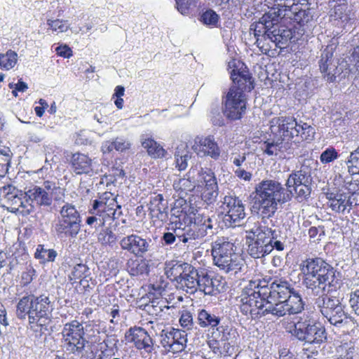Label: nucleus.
<instances>
[{
	"instance_id": "nucleus-39",
	"label": "nucleus",
	"mask_w": 359,
	"mask_h": 359,
	"mask_svg": "<svg viewBox=\"0 0 359 359\" xmlns=\"http://www.w3.org/2000/svg\"><path fill=\"white\" fill-rule=\"evenodd\" d=\"M201 238H202V237L198 224L194 222L190 225L184 226V238H182V243H187Z\"/></svg>"
},
{
	"instance_id": "nucleus-15",
	"label": "nucleus",
	"mask_w": 359,
	"mask_h": 359,
	"mask_svg": "<svg viewBox=\"0 0 359 359\" xmlns=\"http://www.w3.org/2000/svg\"><path fill=\"white\" fill-rule=\"evenodd\" d=\"M262 297L275 301L276 299H284L295 290L292 284L285 280H275L269 286L266 281H262ZM262 294V292H261Z\"/></svg>"
},
{
	"instance_id": "nucleus-34",
	"label": "nucleus",
	"mask_w": 359,
	"mask_h": 359,
	"mask_svg": "<svg viewBox=\"0 0 359 359\" xmlns=\"http://www.w3.org/2000/svg\"><path fill=\"white\" fill-rule=\"evenodd\" d=\"M62 334L63 337H79L81 338L85 332L82 324L74 320L65 325Z\"/></svg>"
},
{
	"instance_id": "nucleus-45",
	"label": "nucleus",
	"mask_w": 359,
	"mask_h": 359,
	"mask_svg": "<svg viewBox=\"0 0 359 359\" xmlns=\"http://www.w3.org/2000/svg\"><path fill=\"white\" fill-rule=\"evenodd\" d=\"M100 200H102L104 203H106V206L107 207L106 209L110 210L112 212L111 217L115 219L116 218V208L120 209L121 205H118L113 194L110 192H106L102 197L100 198Z\"/></svg>"
},
{
	"instance_id": "nucleus-58",
	"label": "nucleus",
	"mask_w": 359,
	"mask_h": 359,
	"mask_svg": "<svg viewBox=\"0 0 359 359\" xmlns=\"http://www.w3.org/2000/svg\"><path fill=\"white\" fill-rule=\"evenodd\" d=\"M103 343L104 344L107 349L112 351L113 354H114V351H117L118 350V339L116 334H107L106 339H104Z\"/></svg>"
},
{
	"instance_id": "nucleus-23",
	"label": "nucleus",
	"mask_w": 359,
	"mask_h": 359,
	"mask_svg": "<svg viewBox=\"0 0 359 359\" xmlns=\"http://www.w3.org/2000/svg\"><path fill=\"white\" fill-rule=\"evenodd\" d=\"M81 224L58 219L55 231L60 237L76 238L81 231Z\"/></svg>"
},
{
	"instance_id": "nucleus-35",
	"label": "nucleus",
	"mask_w": 359,
	"mask_h": 359,
	"mask_svg": "<svg viewBox=\"0 0 359 359\" xmlns=\"http://www.w3.org/2000/svg\"><path fill=\"white\" fill-rule=\"evenodd\" d=\"M87 344H88V341L83 336L81 339L76 341L75 345L72 346L67 351L75 355L79 356L81 359H93L92 352L88 353L85 350Z\"/></svg>"
},
{
	"instance_id": "nucleus-21",
	"label": "nucleus",
	"mask_w": 359,
	"mask_h": 359,
	"mask_svg": "<svg viewBox=\"0 0 359 359\" xmlns=\"http://www.w3.org/2000/svg\"><path fill=\"white\" fill-rule=\"evenodd\" d=\"M196 143V150L198 152H203L204 155L210 156L215 160L220 156V149L213 136L198 138Z\"/></svg>"
},
{
	"instance_id": "nucleus-62",
	"label": "nucleus",
	"mask_w": 359,
	"mask_h": 359,
	"mask_svg": "<svg viewBox=\"0 0 359 359\" xmlns=\"http://www.w3.org/2000/svg\"><path fill=\"white\" fill-rule=\"evenodd\" d=\"M350 305L355 313L359 316V289L350 293Z\"/></svg>"
},
{
	"instance_id": "nucleus-63",
	"label": "nucleus",
	"mask_w": 359,
	"mask_h": 359,
	"mask_svg": "<svg viewBox=\"0 0 359 359\" xmlns=\"http://www.w3.org/2000/svg\"><path fill=\"white\" fill-rule=\"evenodd\" d=\"M35 275V270L30 265L27 267L26 271L22 273V283L23 285H27L30 283L33 280V276Z\"/></svg>"
},
{
	"instance_id": "nucleus-7",
	"label": "nucleus",
	"mask_w": 359,
	"mask_h": 359,
	"mask_svg": "<svg viewBox=\"0 0 359 359\" xmlns=\"http://www.w3.org/2000/svg\"><path fill=\"white\" fill-rule=\"evenodd\" d=\"M262 281L259 283L250 281L249 284L245 287L240 296L238 297L241 303V311L244 315L250 314L251 317L258 318L263 316L262 312L264 309L266 298L261 295Z\"/></svg>"
},
{
	"instance_id": "nucleus-52",
	"label": "nucleus",
	"mask_w": 359,
	"mask_h": 359,
	"mask_svg": "<svg viewBox=\"0 0 359 359\" xmlns=\"http://www.w3.org/2000/svg\"><path fill=\"white\" fill-rule=\"evenodd\" d=\"M298 129H299L300 130V133L299 135L301 136L302 140H313L316 132L315 129L311 126L309 125L306 123H303L302 124L299 123Z\"/></svg>"
},
{
	"instance_id": "nucleus-54",
	"label": "nucleus",
	"mask_w": 359,
	"mask_h": 359,
	"mask_svg": "<svg viewBox=\"0 0 359 359\" xmlns=\"http://www.w3.org/2000/svg\"><path fill=\"white\" fill-rule=\"evenodd\" d=\"M338 158V153L333 147H329L322 152L320 156V162L327 164Z\"/></svg>"
},
{
	"instance_id": "nucleus-20",
	"label": "nucleus",
	"mask_w": 359,
	"mask_h": 359,
	"mask_svg": "<svg viewBox=\"0 0 359 359\" xmlns=\"http://www.w3.org/2000/svg\"><path fill=\"white\" fill-rule=\"evenodd\" d=\"M149 210L152 218L165 221L168 217V202L161 194H158L151 198Z\"/></svg>"
},
{
	"instance_id": "nucleus-59",
	"label": "nucleus",
	"mask_w": 359,
	"mask_h": 359,
	"mask_svg": "<svg viewBox=\"0 0 359 359\" xmlns=\"http://www.w3.org/2000/svg\"><path fill=\"white\" fill-rule=\"evenodd\" d=\"M198 226L200 228L202 238L206 236H210L214 233L212 231L213 225L212 224V219L210 218H208L203 224H198Z\"/></svg>"
},
{
	"instance_id": "nucleus-32",
	"label": "nucleus",
	"mask_w": 359,
	"mask_h": 359,
	"mask_svg": "<svg viewBox=\"0 0 359 359\" xmlns=\"http://www.w3.org/2000/svg\"><path fill=\"white\" fill-rule=\"evenodd\" d=\"M58 219L81 224V217L79 212L74 205L69 203H65L61 208Z\"/></svg>"
},
{
	"instance_id": "nucleus-37",
	"label": "nucleus",
	"mask_w": 359,
	"mask_h": 359,
	"mask_svg": "<svg viewBox=\"0 0 359 359\" xmlns=\"http://www.w3.org/2000/svg\"><path fill=\"white\" fill-rule=\"evenodd\" d=\"M57 252L53 249H46L43 245H39L36 250L34 257L39 259L41 263L54 262Z\"/></svg>"
},
{
	"instance_id": "nucleus-9",
	"label": "nucleus",
	"mask_w": 359,
	"mask_h": 359,
	"mask_svg": "<svg viewBox=\"0 0 359 359\" xmlns=\"http://www.w3.org/2000/svg\"><path fill=\"white\" fill-rule=\"evenodd\" d=\"M127 343L133 344L142 354L152 355L159 348L156 341L143 327L134 326L130 327L125 333Z\"/></svg>"
},
{
	"instance_id": "nucleus-51",
	"label": "nucleus",
	"mask_w": 359,
	"mask_h": 359,
	"mask_svg": "<svg viewBox=\"0 0 359 359\" xmlns=\"http://www.w3.org/2000/svg\"><path fill=\"white\" fill-rule=\"evenodd\" d=\"M265 149L264 151L268 156L277 155L278 151H280L283 148V140H278L277 141H273L271 142H265Z\"/></svg>"
},
{
	"instance_id": "nucleus-3",
	"label": "nucleus",
	"mask_w": 359,
	"mask_h": 359,
	"mask_svg": "<svg viewBox=\"0 0 359 359\" xmlns=\"http://www.w3.org/2000/svg\"><path fill=\"white\" fill-rule=\"evenodd\" d=\"M282 19L281 14L277 13L276 8H271L258 21L251 24L250 32H253L257 46L262 53L269 54L271 48L269 42L282 49L286 48L294 38L291 28L280 25Z\"/></svg>"
},
{
	"instance_id": "nucleus-24",
	"label": "nucleus",
	"mask_w": 359,
	"mask_h": 359,
	"mask_svg": "<svg viewBox=\"0 0 359 359\" xmlns=\"http://www.w3.org/2000/svg\"><path fill=\"white\" fill-rule=\"evenodd\" d=\"M27 198L35 202L39 206L48 207L52 204V193L41 189V187L35 186L26 192Z\"/></svg>"
},
{
	"instance_id": "nucleus-50",
	"label": "nucleus",
	"mask_w": 359,
	"mask_h": 359,
	"mask_svg": "<svg viewBox=\"0 0 359 359\" xmlns=\"http://www.w3.org/2000/svg\"><path fill=\"white\" fill-rule=\"evenodd\" d=\"M47 24L54 32H65L69 28V25L66 20H61L59 19L56 20H48Z\"/></svg>"
},
{
	"instance_id": "nucleus-28",
	"label": "nucleus",
	"mask_w": 359,
	"mask_h": 359,
	"mask_svg": "<svg viewBox=\"0 0 359 359\" xmlns=\"http://www.w3.org/2000/svg\"><path fill=\"white\" fill-rule=\"evenodd\" d=\"M142 146L147 149L148 154L154 158H159L165 156L166 153L163 147L154 139L142 135L140 137Z\"/></svg>"
},
{
	"instance_id": "nucleus-1",
	"label": "nucleus",
	"mask_w": 359,
	"mask_h": 359,
	"mask_svg": "<svg viewBox=\"0 0 359 359\" xmlns=\"http://www.w3.org/2000/svg\"><path fill=\"white\" fill-rule=\"evenodd\" d=\"M299 268L303 285L311 295L317 297L314 303L330 323L346 329L358 327L356 320L345 312L341 299L334 295L340 280L334 267L322 258L315 257L303 260Z\"/></svg>"
},
{
	"instance_id": "nucleus-61",
	"label": "nucleus",
	"mask_w": 359,
	"mask_h": 359,
	"mask_svg": "<svg viewBox=\"0 0 359 359\" xmlns=\"http://www.w3.org/2000/svg\"><path fill=\"white\" fill-rule=\"evenodd\" d=\"M211 114V121L214 126H222L224 125V120L222 114L219 111V108L218 106H216L215 107L212 108Z\"/></svg>"
},
{
	"instance_id": "nucleus-57",
	"label": "nucleus",
	"mask_w": 359,
	"mask_h": 359,
	"mask_svg": "<svg viewBox=\"0 0 359 359\" xmlns=\"http://www.w3.org/2000/svg\"><path fill=\"white\" fill-rule=\"evenodd\" d=\"M212 339H209L208 341V344L209 348L212 350L215 355L221 357V349L220 346H222L221 339H217V334L215 331L212 332Z\"/></svg>"
},
{
	"instance_id": "nucleus-26",
	"label": "nucleus",
	"mask_w": 359,
	"mask_h": 359,
	"mask_svg": "<svg viewBox=\"0 0 359 359\" xmlns=\"http://www.w3.org/2000/svg\"><path fill=\"white\" fill-rule=\"evenodd\" d=\"M264 306L265 308L262 312L263 316L271 314L279 318L287 314L289 315L288 307H287L284 299H276L273 301L267 299Z\"/></svg>"
},
{
	"instance_id": "nucleus-25",
	"label": "nucleus",
	"mask_w": 359,
	"mask_h": 359,
	"mask_svg": "<svg viewBox=\"0 0 359 359\" xmlns=\"http://www.w3.org/2000/svg\"><path fill=\"white\" fill-rule=\"evenodd\" d=\"M198 281V290L203 292L205 294L213 295L215 294V292L219 291V280L217 278H211L205 271H201Z\"/></svg>"
},
{
	"instance_id": "nucleus-48",
	"label": "nucleus",
	"mask_w": 359,
	"mask_h": 359,
	"mask_svg": "<svg viewBox=\"0 0 359 359\" xmlns=\"http://www.w3.org/2000/svg\"><path fill=\"white\" fill-rule=\"evenodd\" d=\"M176 167L180 171L184 170L188 165V160L191 158L187 151H177L175 154Z\"/></svg>"
},
{
	"instance_id": "nucleus-33",
	"label": "nucleus",
	"mask_w": 359,
	"mask_h": 359,
	"mask_svg": "<svg viewBox=\"0 0 359 359\" xmlns=\"http://www.w3.org/2000/svg\"><path fill=\"white\" fill-rule=\"evenodd\" d=\"M128 271L131 276L147 274L149 264L145 259H130L127 263Z\"/></svg>"
},
{
	"instance_id": "nucleus-11",
	"label": "nucleus",
	"mask_w": 359,
	"mask_h": 359,
	"mask_svg": "<svg viewBox=\"0 0 359 359\" xmlns=\"http://www.w3.org/2000/svg\"><path fill=\"white\" fill-rule=\"evenodd\" d=\"M31 310H29V323L45 325L50 319L53 304L48 296H31Z\"/></svg>"
},
{
	"instance_id": "nucleus-2",
	"label": "nucleus",
	"mask_w": 359,
	"mask_h": 359,
	"mask_svg": "<svg viewBox=\"0 0 359 359\" xmlns=\"http://www.w3.org/2000/svg\"><path fill=\"white\" fill-rule=\"evenodd\" d=\"M285 188L273 180H264L256 184L252 208L260 212L263 218L274 215L278 205L290 201L293 196L299 201H307L312 191V177L304 168L291 172Z\"/></svg>"
},
{
	"instance_id": "nucleus-53",
	"label": "nucleus",
	"mask_w": 359,
	"mask_h": 359,
	"mask_svg": "<svg viewBox=\"0 0 359 359\" xmlns=\"http://www.w3.org/2000/svg\"><path fill=\"white\" fill-rule=\"evenodd\" d=\"M337 351L339 355V358H344V359L346 358L353 359L355 353V348L350 343H345L338 346Z\"/></svg>"
},
{
	"instance_id": "nucleus-31",
	"label": "nucleus",
	"mask_w": 359,
	"mask_h": 359,
	"mask_svg": "<svg viewBox=\"0 0 359 359\" xmlns=\"http://www.w3.org/2000/svg\"><path fill=\"white\" fill-rule=\"evenodd\" d=\"M289 315L301 313L304 309V303L299 292L295 290L284 299Z\"/></svg>"
},
{
	"instance_id": "nucleus-19",
	"label": "nucleus",
	"mask_w": 359,
	"mask_h": 359,
	"mask_svg": "<svg viewBox=\"0 0 359 359\" xmlns=\"http://www.w3.org/2000/svg\"><path fill=\"white\" fill-rule=\"evenodd\" d=\"M200 274L201 271H198L192 265L189 264L177 287L186 291L187 293L194 294L198 289V280L199 279Z\"/></svg>"
},
{
	"instance_id": "nucleus-42",
	"label": "nucleus",
	"mask_w": 359,
	"mask_h": 359,
	"mask_svg": "<svg viewBox=\"0 0 359 359\" xmlns=\"http://www.w3.org/2000/svg\"><path fill=\"white\" fill-rule=\"evenodd\" d=\"M18 55L11 50L6 52V54H0V67L6 70L12 69L16 64Z\"/></svg>"
},
{
	"instance_id": "nucleus-43",
	"label": "nucleus",
	"mask_w": 359,
	"mask_h": 359,
	"mask_svg": "<svg viewBox=\"0 0 359 359\" xmlns=\"http://www.w3.org/2000/svg\"><path fill=\"white\" fill-rule=\"evenodd\" d=\"M200 178L205 184V189H217L218 185L215 173L210 169H201Z\"/></svg>"
},
{
	"instance_id": "nucleus-56",
	"label": "nucleus",
	"mask_w": 359,
	"mask_h": 359,
	"mask_svg": "<svg viewBox=\"0 0 359 359\" xmlns=\"http://www.w3.org/2000/svg\"><path fill=\"white\" fill-rule=\"evenodd\" d=\"M180 325L187 330H190L194 326L193 316L191 313L188 311H183L180 318Z\"/></svg>"
},
{
	"instance_id": "nucleus-10",
	"label": "nucleus",
	"mask_w": 359,
	"mask_h": 359,
	"mask_svg": "<svg viewBox=\"0 0 359 359\" xmlns=\"http://www.w3.org/2000/svg\"><path fill=\"white\" fill-rule=\"evenodd\" d=\"M299 341L305 344H320L326 339L325 329L320 324L297 322L294 325V329L290 332Z\"/></svg>"
},
{
	"instance_id": "nucleus-40",
	"label": "nucleus",
	"mask_w": 359,
	"mask_h": 359,
	"mask_svg": "<svg viewBox=\"0 0 359 359\" xmlns=\"http://www.w3.org/2000/svg\"><path fill=\"white\" fill-rule=\"evenodd\" d=\"M31 296L23 297L17 304L16 316L20 319H25L28 316L29 320V310H31Z\"/></svg>"
},
{
	"instance_id": "nucleus-12",
	"label": "nucleus",
	"mask_w": 359,
	"mask_h": 359,
	"mask_svg": "<svg viewBox=\"0 0 359 359\" xmlns=\"http://www.w3.org/2000/svg\"><path fill=\"white\" fill-rule=\"evenodd\" d=\"M334 47L333 45L327 46L323 50L319 60V68L323 78L328 82L332 83L336 81L342 69L339 67V60L334 57Z\"/></svg>"
},
{
	"instance_id": "nucleus-16",
	"label": "nucleus",
	"mask_w": 359,
	"mask_h": 359,
	"mask_svg": "<svg viewBox=\"0 0 359 359\" xmlns=\"http://www.w3.org/2000/svg\"><path fill=\"white\" fill-rule=\"evenodd\" d=\"M276 12L281 14L283 19H290L300 25H305L313 18V10L312 8H299L297 5L292 6L281 5L276 8Z\"/></svg>"
},
{
	"instance_id": "nucleus-13",
	"label": "nucleus",
	"mask_w": 359,
	"mask_h": 359,
	"mask_svg": "<svg viewBox=\"0 0 359 359\" xmlns=\"http://www.w3.org/2000/svg\"><path fill=\"white\" fill-rule=\"evenodd\" d=\"M160 336L162 346L170 352H181L187 346V334L185 330L175 328L170 331L163 330Z\"/></svg>"
},
{
	"instance_id": "nucleus-38",
	"label": "nucleus",
	"mask_w": 359,
	"mask_h": 359,
	"mask_svg": "<svg viewBox=\"0 0 359 359\" xmlns=\"http://www.w3.org/2000/svg\"><path fill=\"white\" fill-rule=\"evenodd\" d=\"M90 274L88 266L83 263H79L74 265L72 271L69 275V279L71 281L76 282L77 280H81L87 278Z\"/></svg>"
},
{
	"instance_id": "nucleus-4",
	"label": "nucleus",
	"mask_w": 359,
	"mask_h": 359,
	"mask_svg": "<svg viewBox=\"0 0 359 359\" xmlns=\"http://www.w3.org/2000/svg\"><path fill=\"white\" fill-rule=\"evenodd\" d=\"M233 85L222 97V112L231 121L239 120L246 110L245 91L254 88L252 76L248 71L233 69L231 72Z\"/></svg>"
},
{
	"instance_id": "nucleus-18",
	"label": "nucleus",
	"mask_w": 359,
	"mask_h": 359,
	"mask_svg": "<svg viewBox=\"0 0 359 359\" xmlns=\"http://www.w3.org/2000/svg\"><path fill=\"white\" fill-rule=\"evenodd\" d=\"M271 123V128L275 126H278L279 132L284 137L292 139L300 133V130L298 129L299 123L292 116L276 117L272 119Z\"/></svg>"
},
{
	"instance_id": "nucleus-44",
	"label": "nucleus",
	"mask_w": 359,
	"mask_h": 359,
	"mask_svg": "<svg viewBox=\"0 0 359 359\" xmlns=\"http://www.w3.org/2000/svg\"><path fill=\"white\" fill-rule=\"evenodd\" d=\"M198 0H175L176 8L184 15H189L197 7Z\"/></svg>"
},
{
	"instance_id": "nucleus-36",
	"label": "nucleus",
	"mask_w": 359,
	"mask_h": 359,
	"mask_svg": "<svg viewBox=\"0 0 359 359\" xmlns=\"http://www.w3.org/2000/svg\"><path fill=\"white\" fill-rule=\"evenodd\" d=\"M217 338L222 341H236L238 334L236 329L228 325H219L216 329Z\"/></svg>"
},
{
	"instance_id": "nucleus-5",
	"label": "nucleus",
	"mask_w": 359,
	"mask_h": 359,
	"mask_svg": "<svg viewBox=\"0 0 359 359\" xmlns=\"http://www.w3.org/2000/svg\"><path fill=\"white\" fill-rule=\"evenodd\" d=\"M213 262L221 271L231 275H236L243 271L245 261L236 253L233 243L226 238H220L212 243Z\"/></svg>"
},
{
	"instance_id": "nucleus-55",
	"label": "nucleus",
	"mask_w": 359,
	"mask_h": 359,
	"mask_svg": "<svg viewBox=\"0 0 359 359\" xmlns=\"http://www.w3.org/2000/svg\"><path fill=\"white\" fill-rule=\"evenodd\" d=\"M346 8L347 6L345 4H339L330 11V16L334 18V20L341 19L342 21L347 20L349 18L344 14Z\"/></svg>"
},
{
	"instance_id": "nucleus-29",
	"label": "nucleus",
	"mask_w": 359,
	"mask_h": 359,
	"mask_svg": "<svg viewBox=\"0 0 359 359\" xmlns=\"http://www.w3.org/2000/svg\"><path fill=\"white\" fill-rule=\"evenodd\" d=\"M106 203L102 200H95L93 202V208L89 210L90 215H93L97 218V222L101 227L105 225L107 218L111 217V211L106 209Z\"/></svg>"
},
{
	"instance_id": "nucleus-64",
	"label": "nucleus",
	"mask_w": 359,
	"mask_h": 359,
	"mask_svg": "<svg viewBox=\"0 0 359 359\" xmlns=\"http://www.w3.org/2000/svg\"><path fill=\"white\" fill-rule=\"evenodd\" d=\"M162 303H163V299H153L150 302V304L147 305L148 311L153 314L158 315L163 311V309L159 307V304Z\"/></svg>"
},
{
	"instance_id": "nucleus-22",
	"label": "nucleus",
	"mask_w": 359,
	"mask_h": 359,
	"mask_svg": "<svg viewBox=\"0 0 359 359\" xmlns=\"http://www.w3.org/2000/svg\"><path fill=\"white\" fill-rule=\"evenodd\" d=\"M71 165L73 170L77 175L90 174L93 170L92 160L83 154L76 153L72 154Z\"/></svg>"
},
{
	"instance_id": "nucleus-46",
	"label": "nucleus",
	"mask_w": 359,
	"mask_h": 359,
	"mask_svg": "<svg viewBox=\"0 0 359 359\" xmlns=\"http://www.w3.org/2000/svg\"><path fill=\"white\" fill-rule=\"evenodd\" d=\"M346 165L351 175L359 174V146L350 154Z\"/></svg>"
},
{
	"instance_id": "nucleus-47",
	"label": "nucleus",
	"mask_w": 359,
	"mask_h": 359,
	"mask_svg": "<svg viewBox=\"0 0 359 359\" xmlns=\"http://www.w3.org/2000/svg\"><path fill=\"white\" fill-rule=\"evenodd\" d=\"M219 18L215 11L208 9L201 15L200 20L206 25L217 27Z\"/></svg>"
},
{
	"instance_id": "nucleus-8",
	"label": "nucleus",
	"mask_w": 359,
	"mask_h": 359,
	"mask_svg": "<svg viewBox=\"0 0 359 359\" xmlns=\"http://www.w3.org/2000/svg\"><path fill=\"white\" fill-rule=\"evenodd\" d=\"M26 192L12 184L0 188V201L2 206L9 212L22 216H27L34 212V205L28 201Z\"/></svg>"
},
{
	"instance_id": "nucleus-49",
	"label": "nucleus",
	"mask_w": 359,
	"mask_h": 359,
	"mask_svg": "<svg viewBox=\"0 0 359 359\" xmlns=\"http://www.w3.org/2000/svg\"><path fill=\"white\" fill-rule=\"evenodd\" d=\"M98 240L102 245H112L116 243L117 237L109 228H107L103 233L99 234Z\"/></svg>"
},
{
	"instance_id": "nucleus-17",
	"label": "nucleus",
	"mask_w": 359,
	"mask_h": 359,
	"mask_svg": "<svg viewBox=\"0 0 359 359\" xmlns=\"http://www.w3.org/2000/svg\"><path fill=\"white\" fill-rule=\"evenodd\" d=\"M223 203L227 210L224 217L226 221L236 224L244 219L245 216L244 206L241 200L238 197L226 196L224 198Z\"/></svg>"
},
{
	"instance_id": "nucleus-27",
	"label": "nucleus",
	"mask_w": 359,
	"mask_h": 359,
	"mask_svg": "<svg viewBox=\"0 0 359 359\" xmlns=\"http://www.w3.org/2000/svg\"><path fill=\"white\" fill-rule=\"evenodd\" d=\"M197 322L201 327L214 330L220 325L221 318L210 311L200 309L198 311Z\"/></svg>"
},
{
	"instance_id": "nucleus-41",
	"label": "nucleus",
	"mask_w": 359,
	"mask_h": 359,
	"mask_svg": "<svg viewBox=\"0 0 359 359\" xmlns=\"http://www.w3.org/2000/svg\"><path fill=\"white\" fill-rule=\"evenodd\" d=\"M345 199V194H336L334 197L329 198V205L333 211L344 213L346 210Z\"/></svg>"
},
{
	"instance_id": "nucleus-60",
	"label": "nucleus",
	"mask_w": 359,
	"mask_h": 359,
	"mask_svg": "<svg viewBox=\"0 0 359 359\" xmlns=\"http://www.w3.org/2000/svg\"><path fill=\"white\" fill-rule=\"evenodd\" d=\"M115 150L123 152L130 147V142L123 137H117L114 140Z\"/></svg>"
},
{
	"instance_id": "nucleus-14",
	"label": "nucleus",
	"mask_w": 359,
	"mask_h": 359,
	"mask_svg": "<svg viewBox=\"0 0 359 359\" xmlns=\"http://www.w3.org/2000/svg\"><path fill=\"white\" fill-rule=\"evenodd\" d=\"M151 239H145L136 234L124 236L119 244L122 250H126L136 257H143L151 247Z\"/></svg>"
},
{
	"instance_id": "nucleus-6",
	"label": "nucleus",
	"mask_w": 359,
	"mask_h": 359,
	"mask_svg": "<svg viewBox=\"0 0 359 359\" xmlns=\"http://www.w3.org/2000/svg\"><path fill=\"white\" fill-rule=\"evenodd\" d=\"M248 252L254 259H260L273 251L271 242L278 238V231L266 225H259L256 229L246 231Z\"/></svg>"
},
{
	"instance_id": "nucleus-30",
	"label": "nucleus",
	"mask_w": 359,
	"mask_h": 359,
	"mask_svg": "<svg viewBox=\"0 0 359 359\" xmlns=\"http://www.w3.org/2000/svg\"><path fill=\"white\" fill-rule=\"evenodd\" d=\"M189 264L187 262H181L179 261H170L166 263L165 273L171 280L178 284L182 274L187 269Z\"/></svg>"
}]
</instances>
